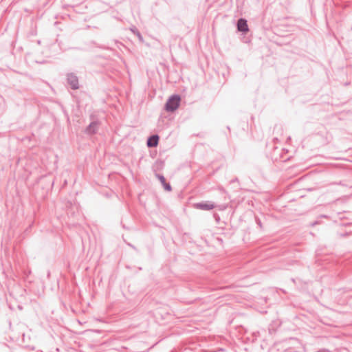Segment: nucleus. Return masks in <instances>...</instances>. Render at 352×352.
<instances>
[{
    "label": "nucleus",
    "instance_id": "1",
    "mask_svg": "<svg viewBox=\"0 0 352 352\" xmlns=\"http://www.w3.org/2000/svg\"><path fill=\"white\" fill-rule=\"evenodd\" d=\"M180 97L178 96H171L166 104V110L168 111H173L177 109L179 105Z\"/></svg>",
    "mask_w": 352,
    "mask_h": 352
},
{
    "label": "nucleus",
    "instance_id": "3",
    "mask_svg": "<svg viewBox=\"0 0 352 352\" xmlns=\"http://www.w3.org/2000/svg\"><path fill=\"white\" fill-rule=\"evenodd\" d=\"M159 136L155 135L150 137L147 141L148 147H155L158 144Z\"/></svg>",
    "mask_w": 352,
    "mask_h": 352
},
{
    "label": "nucleus",
    "instance_id": "7",
    "mask_svg": "<svg viewBox=\"0 0 352 352\" xmlns=\"http://www.w3.org/2000/svg\"><path fill=\"white\" fill-rule=\"evenodd\" d=\"M161 180H162V182H164V178L163 177H161Z\"/></svg>",
    "mask_w": 352,
    "mask_h": 352
},
{
    "label": "nucleus",
    "instance_id": "4",
    "mask_svg": "<svg viewBox=\"0 0 352 352\" xmlns=\"http://www.w3.org/2000/svg\"><path fill=\"white\" fill-rule=\"evenodd\" d=\"M68 81H69V84L71 85L72 89H78V81L76 76L70 75L68 77Z\"/></svg>",
    "mask_w": 352,
    "mask_h": 352
},
{
    "label": "nucleus",
    "instance_id": "6",
    "mask_svg": "<svg viewBox=\"0 0 352 352\" xmlns=\"http://www.w3.org/2000/svg\"><path fill=\"white\" fill-rule=\"evenodd\" d=\"M164 188L166 190H168L170 191L171 190V187L169 184H164Z\"/></svg>",
    "mask_w": 352,
    "mask_h": 352
},
{
    "label": "nucleus",
    "instance_id": "2",
    "mask_svg": "<svg viewBox=\"0 0 352 352\" xmlns=\"http://www.w3.org/2000/svg\"><path fill=\"white\" fill-rule=\"evenodd\" d=\"M237 28H238V30L241 32H248V31L247 21L243 19H241L238 21Z\"/></svg>",
    "mask_w": 352,
    "mask_h": 352
},
{
    "label": "nucleus",
    "instance_id": "5",
    "mask_svg": "<svg viewBox=\"0 0 352 352\" xmlns=\"http://www.w3.org/2000/svg\"><path fill=\"white\" fill-rule=\"evenodd\" d=\"M214 204L212 203H201L197 204V208L203 210H211L214 208Z\"/></svg>",
    "mask_w": 352,
    "mask_h": 352
}]
</instances>
